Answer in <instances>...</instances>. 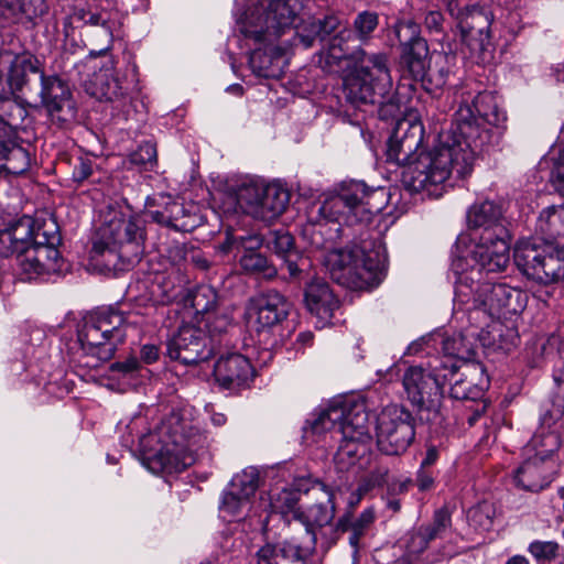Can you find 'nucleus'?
Here are the masks:
<instances>
[{"label": "nucleus", "mask_w": 564, "mask_h": 564, "mask_svg": "<svg viewBox=\"0 0 564 564\" xmlns=\"http://www.w3.org/2000/svg\"><path fill=\"white\" fill-rule=\"evenodd\" d=\"M203 321L208 333L209 345H214L215 336L225 334L230 326V318L225 314L217 315L212 313L203 317Z\"/></svg>", "instance_id": "59"}, {"label": "nucleus", "mask_w": 564, "mask_h": 564, "mask_svg": "<svg viewBox=\"0 0 564 564\" xmlns=\"http://www.w3.org/2000/svg\"><path fill=\"white\" fill-rule=\"evenodd\" d=\"M467 221L470 228L480 231L479 236L509 237L501 207L491 200L471 205L467 212Z\"/></svg>", "instance_id": "29"}, {"label": "nucleus", "mask_w": 564, "mask_h": 564, "mask_svg": "<svg viewBox=\"0 0 564 564\" xmlns=\"http://www.w3.org/2000/svg\"><path fill=\"white\" fill-rule=\"evenodd\" d=\"M455 99L458 109L451 131L479 154L492 143L495 133L490 127L502 128L507 115L500 109L492 93L482 91L474 95L459 88L455 91Z\"/></svg>", "instance_id": "8"}, {"label": "nucleus", "mask_w": 564, "mask_h": 564, "mask_svg": "<svg viewBox=\"0 0 564 564\" xmlns=\"http://www.w3.org/2000/svg\"><path fill=\"white\" fill-rule=\"evenodd\" d=\"M14 94L9 91L7 96L0 97V124H4L8 132L18 128L25 115V110L13 101Z\"/></svg>", "instance_id": "44"}, {"label": "nucleus", "mask_w": 564, "mask_h": 564, "mask_svg": "<svg viewBox=\"0 0 564 564\" xmlns=\"http://www.w3.org/2000/svg\"><path fill=\"white\" fill-rule=\"evenodd\" d=\"M477 155L449 130L440 135L438 144L420 151L402 171L401 182L410 192L440 196L451 178L464 180L471 174Z\"/></svg>", "instance_id": "4"}, {"label": "nucleus", "mask_w": 564, "mask_h": 564, "mask_svg": "<svg viewBox=\"0 0 564 564\" xmlns=\"http://www.w3.org/2000/svg\"><path fill=\"white\" fill-rule=\"evenodd\" d=\"M30 164L29 152L12 140L0 152V172L21 175L29 170Z\"/></svg>", "instance_id": "39"}, {"label": "nucleus", "mask_w": 564, "mask_h": 564, "mask_svg": "<svg viewBox=\"0 0 564 564\" xmlns=\"http://www.w3.org/2000/svg\"><path fill=\"white\" fill-rule=\"evenodd\" d=\"M314 26H316L315 18L301 19V24L296 25V39L305 48L312 47L315 41H321V33Z\"/></svg>", "instance_id": "57"}, {"label": "nucleus", "mask_w": 564, "mask_h": 564, "mask_svg": "<svg viewBox=\"0 0 564 564\" xmlns=\"http://www.w3.org/2000/svg\"><path fill=\"white\" fill-rule=\"evenodd\" d=\"M510 263L509 237L480 235L479 241L466 257H457L452 262L456 275L454 301H467L471 288L486 282L484 273L505 272Z\"/></svg>", "instance_id": "9"}, {"label": "nucleus", "mask_w": 564, "mask_h": 564, "mask_svg": "<svg viewBox=\"0 0 564 564\" xmlns=\"http://www.w3.org/2000/svg\"><path fill=\"white\" fill-rule=\"evenodd\" d=\"M228 486L250 500L259 487V473L256 468H246L241 473L236 474Z\"/></svg>", "instance_id": "47"}, {"label": "nucleus", "mask_w": 564, "mask_h": 564, "mask_svg": "<svg viewBox=\"0 0 564 564\" xmlns=\"http://www.w3.org/2000/svg\"><path fill=\"white\" fill-rule=\"evenodd\" d=\"M492 509L488 503H478L467 513L469 522L478 529L488 530L492 525Z\"/></svg>", "instance_id": "60"}, {"label": "nucleus", "mask_w": 564, "mask_h": 564, "mask_svg": "<svg viewBox=\"0 0 564 564\" xmlns=\"http://www.w3.org/2000/svg\"><path fill=\"white\" fill-rule=\"evenodd\" d=\"M354 37L350 30H340L329 40L327 55L335 62L355 58V65L343 79V94L347 102L359 108L365 105L379 106L381 119L395 118L399 106L390 96L392 77L384 53H367L359 50L355 54L348 45Z\"/></svg>", "instance_id": "3"}, {"label": "nucleus", "mask_w": 564, "mask_h": 564, "mask_svg": "<svg viewBox=\"0 0 564 564\" xmlns=\"http://www.w3.org/2000/svg\"><path fill=\"white\" fill-rule=\"evenodd\" d=\"M429 45L419 41L401 48V65L415 80H423L429 68Z\"/></svg>", "instance_id": "37"}, {"label": "nucleus", "mask_w": 564, "mask_h": 564, "mask_svg": "<svg viewBox=\"0 0 564 564\" xmlns=\"http://www.w3.org/2000/svg\"><path fill=\"white\" fill-rule=\"evenodd\" d=\"M216 351L220 354L213 372L217 384L230 392L248 387L254 377L250 360L239 352H220V348H216Z\"/></svg>", "instance_id": "22"}, {"label": "nucleus", "mask_w": 564, "mask_h": 564, "mask_svg": "<svg viewBox=\"0 0 564 564\" xmlns=\"http://www.w3.org/2000/svg\"><path fill=\"white\" fill-rule=\"evenodd\" d=\"M59 243L61 236L55 225L51 229L44 226L34 230V221L28 216L0 229V257L15 256L21 273L28 280L62 271Z\"/></svg>", "instance_id": "5"}, {"label": "nucleus", "mask_w": 564, "mask_h": 564, "mask_svg": "<svg viewBox=\"0 0 564 564\" xmlns=\"http://www.w3.org/2000/svg\"><path fill=\"white\" fill-rule=\"evenodd\" d=\"M291 310L289 300L275 290H269L251 297L246 306L248 323L258 333L272 329L286 319Z\"/></svg>", "instance_id": "20"}, {"label": "nucleus", "mask_w": 564, "mask_h": 564, "mask_svg": "<svg viewBox=\"0 0 564 564\" xmlns=\"http://www.w3.org/2000/svg\"><path fill=\"white\" fill-rule=\"evenodd\" d=\"M297 517V522L304 527L305 531V540L303 542H310L313 536L314 551L317 541L315 528L328 525L335 517V502L333 501V496L328 495L325 502L312 505L306 511L299 513Z\"/></svg>", "instance_id": "33"}, {"label": "nucleus", "mask_w": 564, "mask_h": 564, "mask_svg": "<svg viewBox=\"0 0 564 564\" xmlns=\"http://www.w3.org/2000/svg\"><path fill=\"white\" fill-rule=\"evenodd\" d=\"M444 6L456 22L469 57L476 63L486 62L491 47L492 12L479 3L463 4L459 0H445Z\"/></svg>", "instance_id": "12"}, {"label": "nucleus", "mask_w": 564, "mask_h": 564, "mask_svg": "<svg viewBox=\"0 0 564 564\" xmlns=\"http://www.w3.org/2000/svg\"><path fill=\"white\" fill-rule=\"evenodd\" d=\"M555 392L552 398V405L541 417L544 426L551 427L564 415V364L556 367L553 371Z\"/></svg>", "instance_id": "41"}, {"label": "nucleus", "mask_w": 564, "mask_h": 564, "mask_svg": "<svg viewBox=\"0 0 564 564\" xmlns=\"http://www.w3.org/2000/svg\"><path fill=\"white\" fill-rule=\"evenodd\" d=\"M46 10L45 0H0V28L32 22Z\"/></svg>", "instance_id": "30"}, {"label": "nucleus", "mask_w": 564, "mask_h": 564, "mask_svg": "<svg viewBox=\"0 0 564 564\" xmlns=\"http://www.w3.org/2000/svg\"><path fill=\"white\" fill-rule=\"evenodd\" d=\"M129 163L140 171H153L158 164L156 144L152 141H143L129 154Z\"/></svg>", "instance_id": "43"}, {"label": "nucleus", "mask_w": 564, "mask_h": 564, "mask_svg": "<svg viewBox=\"0 0 564 564\" xmlns=\"http://www.w3.org/2000/svg\"><path fill=\"white\" fill-rule=\"evenodd\" d=\"M4 56L9 61L6 74L11 91L32 93V78L41 82V75H45L37 57L29 52L13 53L10 50H4Z\"/></svg>", "instance_id": "23"}, {"label": "nucleus", "mask_w": 564, "mask_h": 564, "mask_svg": "<svg viewBox=\"0 0 564 564\" xmlns=\"http://www.w3.org/2000/svg\"><path fill=\"white\" fill-rule=\"evenodd\" d=\"M434 541L431 533L421 525L410 533L406 541V551L410 555H420L423 553L429 544Z\"/></svg>", "instance_id": "61"}, {"label": "nucleus", "mask_w": 564, "mask_h": 564, "mask_svg": "<svg viewBox=\"0 0 564 564\" xmlns=\"http://www.w3.org/2000/svg\"><path fill=\"white\" fill-rule=\"evenodd\" d=\"M447 382H452L449 394L453 399L462 401H479L485 395L488 380L480 364H462L455 375H451Z\"/></svg>", "instance_id": "24"}, {"label": "nucleus", "mask_w": 564, "mask_h": 564, "mask_svg": "<svg viewBox=\"0 0 564 564\" xmlns=\"http://www.w3.org/2000/svg\"><path fill=\"white\" fill-rule=\"evenodd\" d=\"M313 540L310 542L283 541L265 543L254 554V564H300L313 552Z\"/></svg>", "instance_id": "28"}, {"label": "nucleus", "mask_w": 564, "mask_h": 564, "mask_svg": "<svg viewBox=\"0 0 564 564\" xmlns=\"http://www.w3.org/2000/svg\"><path fill=\"white\" fill-rule=\"evenodd\" d=\"M94 161L88 158H78L74 165L72 177L73 181L82 184L93 174Z\"/></svg>", "instance_id": "64"}, {"label": "nucleus", "mask_w": 564, "mask_h": 564, "mask_svg": "<svg viewBox=\"0 0 564 564\" xmlns=\"http://www.w3.org/2000/svg\"><path fill=\"white\" fill-rule=\"evenodd\" d=\"M300 495L291 488H283L270 496V508L274 513L281 514L286 522L297 521V514L302 512Z\"/></svg>", "instance_id": "40"}, {"label": "nucleus", "mask_w": 564, "mask_h": 564, "mask_svg": "<svg viewBox=\"0 0 564 564\" xmlns=\"http://www.w3.org/2000/svg\"><path fill=\"white\" fill-rule=\"evenodd\" d=\"M535 234L541 243L564 242V205L544 208L536 220Z\"/></svg>", "instance_id": "32"}, {"label": "nucleus", "mask_w": 564, "mask_h": 564, "mask_svg": "<svg viewBox=\"0 0 564 564\" xmlns=\"http://www.w3.org/2000/svg\"><path fill=\"white\" fill-rule=\"evenodd\" d=\"M423 25L425 31L434 36L436 41H444L447 36L446 20L437 9H430L424 13Z\"/></svg>", "instance_id": "55"}, {"label": "nucleus", "mask_w": 564, "mask_h": 564, "mask_svg": "<svg viewBox=\"0 0 564 564\" xmlns=\"http://www.w3.org/2000/svg\"><path fill=\"white\" fill-rule=\"evenodd\" d=\"M39 96L53 122L63 126L76 118L77 109L72 91L58 76L41 75Z\"/></svg>", "instance_id": "21"}, {"label": "nucleus", "mask_w": 564, "mask_h": 564, "mask_svg": "<svg viewBox=\"0 0 564 564\" xmlns=\"http://www.w3.org/2000/svg\"><path fill=\"white\" fill-rule=\"evenodd\" d=\"M560 446L561 438L556 432L542 430L532 436L524 446L523 453L541 460H554L553 455Z\"/></svg>", "instance_id": "38"}, {"label": "nucleus", "mask_w": 564, "mask_h": 564, "mask_svg": "<svg viewBox=\"0 0 564 564\" xmlns=\"http://www.w3.org/2000/svg\"><path fill=\"white\" fill-rule=\"evenodd\" d=\"M137 325L135 314H124L113 306L100 307L84 317L77 339L86 355L108 361L124 343L129 329Z\"/></svg>", "instance_id": "10"}, {"label": "nucleus", "mask_w": 564, "mask_h": 564, "mask_svg": "<svg viewBox=\"0 0 564 564\" xmlns=\"http://www.w3.org/2000/svg\"><path fill=\"white\" fill-rule=\"evenodd\" d=\"M191 305L196 315L203 317L214 313L217 305V293L209 285H200L191 294Z\"/></svg>", "instance_id": "45"}, {"label": "nucleus", "mask_w": 564, "mask_h": 564, "mask_svg": "<svg viewBox=\"0 0 564 564\" xmlns=\"http://www.w3.org/2000/svg\"><path fill=\"white\" fill-rule=\"evenodd\" d=\"M167 212L171 216L172 228L176 231H191L195 224L191 221V216L186 213L184 206L177 202L167 205Z\"/></svg>", "instance_id": "56"}, {"label": "nucleus", "mask_w": 564, "mask_h": 564, "mask_svg": "<svg viewBox=\"0 0 564 564\" xmlns=\"http://www.w3.org/2000/svg\"><path fill=\"white\" fill-rule=\"evenodd\" d=\"M143 252L142 221L131 215L113 213L99 228L90 259L107 270L126 271L141 260Z\"/></svg>", "instance_id": "7"}, {"label": "nucleus", "mask_w": 564, "mask_h": 564, "mask_svg": "<svg viewBox=\"0 0 564 564\" xmlns=\"http://www.w3.org/2000/svg\"><path fill=\"white\" fill-rule=\"evenodd\" d=\"M379 25V15L375 11L359 12L352 22V36L360 42H368Z\"/></svg>", "instance_id": "46"}, {"label": "nucleus", "mask_w": 564, "mask_h": 564, "mask_svg": "<svg viewBox=\"0 0 564 564\" xmlns=\"http://www.w3.org/2000/svg\"><path fill=\"white\" fill-rule=\"evenodd\" d=\"M344 408V417L338 422L337 434L343 438H350L358 442H370L369 414L362 403L348 408L347 404H340Z\"/></svg>", "instance_id": "31"}, {"label": "nucleus", "mask_w": 564, "mask_h": 564, "mask_svg": "<svg viewBox=\"0 0 564 564\" xmlns=\"http://www.w3.org/2000/svg\"><path fill=\"white\" fill-rule=\"evenodd\" d=\"M304 302L308 312L317 318L319 327L332 324L340 302L330 286L323 280H313L304 292Z\"/></svg>", "instance_id": "26"}, {"label": "nucleus", "mask_w": 564, "mask_h": 564, "mask_svg": "<svg viewBox=\"0 0 564 564\" xmlns=\"http://www.w3.org/2000/svg\"><path fill=\"white\" fill-rule=\"evenodd\" d=\"M389 468L384 465H378L361 481L358 490L367 492L376 487H382L388 482Z\"/></svg>", "instance_id": "62"}, {"label": "nucleus", "mask_w": 564, "mask_h": 564, "mask_svg": "<svg viewBox=\"0 0 564 564\" xmlns=\"http://www.w3.org/2000/svg\"><path fill=\"white\" fill-rule=\"evenodd\" d=\"M249 502L248 498L227 486L221 496L219 510L225 517L236 518L243 513Z\"/></svg>", "instance_id": "50"}, {"label": "nucleus", "mask_w": 564, "mask_h": 564, "mask_svg": "<svg viewBox=\"0 0 564 564\" xmlns=\"http://www.w3.org/2000/svg\"><path fill=\"white\" fill-rule=\"evenodd\" d=\"M252 248L253 246L240 257L239 264L241 269L248 274L260 275L268 280L275 278L278 274L276 268L269 262L264 254L252 250Z\"/></svg>", "instance_id": "42"}, {"label": "nucleus", "mask_w": 564, "mask_h": 564, "mask_svg": "<svg viewBox=\"0 0 564 564\" xmlns=\"http://www.w3.org/2000/svg\"><path fill=\"white\" fill-rule=\"evenodd\" d=\"M471 296L467 301H455L466 311L480 310L491 317H509L520 314L528 304L525 291L506 283L484 282L471 288Z\"/></svg>", "instance_id": "14"}, {"label": "nucleus", "mask_w": 564, "mask_h": 564, "mask_svg": "<svg viewBox=\"0 0 564 564\" xmlns=\"http://www.w3.org/2000/svg\"><path fill=\"white\" fill-rule=\"evenodd\" d=\"M344 417V408L340 404H330L329 406L313 413L303 427L304 437L321 436L326 432L338 430V422Z\"/></svg>", "instance_id": "34"}, {"label": "nucleus", "mask_w": 564, "mask_h": 564, "mask_svg": "<svg viewBox=\"0 0 564 564\" xmlns=\"http://www.w3.org/2000/svg\"><path fill=\"white\" fill-rule=\"evenodd\" d=\"M156 440L158 449L145 454L153 469L182 470L196 460L199 451L207 448L212 442L209 434L202 430L184 411H172L164 416L153 433L142 438Z\"/></svg>", "instance_id": "6"}, {"label": "nucleus", "mask_w": 564, "mask_h": 564, "mask_svg": "<svg viewBox=\"0 0 564 564\" xmlns=\"http://www.w3.org/2000/svg\"><path fill=\"white\" fill-rule=\"evenodd\" d=\"M113 13L108 10H99L97 8L89 7H75L70 14V19L74 22H80L83 24H89L98 28L96 31L102 37L98 50H91L89 56L97 57L106 54L112 47L113 33L116 29V21L112 18Z\"/></svg>", "instance_id": "27"}, {"label": "nucleus", "mask_w": 564, "mask_h": 564, "mask_svg": "<svg viewBox=\"0 0 564 564\" xmlns=\"http://www.w3.org/2000/svg\"><path fill=\"white\" fill-rule=\"evenodd\" d=\"M527 550L538 563H552L562 557V547L556 541L534 540Z\"/></svg>", "instance_id": "49"}, {"label": "nucleus", "mask_w": 564, "mask_h": 564, "mask_svg": "<svg viewBox=\"0 0 564 564\" xmlns=\"http://www.w3.org/2000/svg\"><path fill=\"white\" fill-rule=\"evenodd\" d=\"M376 436L379 449L386 455H401L415 437L412 413L399 404H390L377 415Z\"/></svg>", "instance_id": "15"}, {"label": "nucleus", "mask_w": 564, "mask_h": 564, "mask_svg": "<svg viewBox=\"0 0 564 564\" xmlns=\"http://www.w3.org/2000/svg\"><path fill=\"white\" fill-rule=\"evenodd\" d=\"M517 268L530 280L549 285L564 279V251L538 238L517 242L513 250Z\"/></svg>", "instance_id": "13"}, {"label": "nucleus", "mask_w": 564, "mask_h": 564, "mask_svg": "<svg viewBox=\"0 0 564 564\" xmlns=\"http://www.w3.org/2000/svg\"><path fill=\"white\" fill-rule=\"evenodd\" d=\"M448 360L430 359L426 366H411L402 377L406 399L416 408L421 420L437 423L442 420L443 387L453 375Z\"/></svg>", "instance_id": "11"}, {"label": "nucleus", "mask_w": 564, "mask_h": 564, "mask_svg": "<svg viewBox=\"0 0 564 564\" xmlns=\"http://www.w3.org/2000/svg\"><path fill=\"white\" fill-rule=\"evenodd\" d=\"M375 521V511L371 508L365 509L358 518L354 519L350 513L340 517L336 523L337 532H350L349 544L354 549V557L358 556L360 539L366 534Z\"/></svg>", "instance_id": "36"}, {"label": "nucleus", "mask_w": 564, "mask_h": 564, "mask_svg": "<svg viewBox=\"0 0 564 564\" xmlns=\"http://www.w3.org/2000/svg\"><path fill=\"white\" fill-rule=\"evenodd\" d=\"M290 198L289 189L280 183H243L237 193L238 204L245 213L262 221H272L280 217Z\"/></svg>", "instance_id": "16"}, {"label": "nucleus", "mask_w": 564, "mask_h": 564, "mask_svg": "<svg viewBox=\"0 0 564 564\" xmlns=\"http://www.w3.org/2000/svg\"><path fill=\"white\" fill-rule=\"evenodd\" d=\"M267 246L281 259L296 252L293 236L284 230L278 229L269 232Z\"/></svg>", "instance_id": "52"}, {"label": "nucleus", "mask_w": 564, "mask_h": 564, "mask_svg": "<svg viewBox=\"0 0 564 564\" xmlns=\"http://www.w3.org/2000/svg\"><path fill=\"white\" fill-rule=\"evenodd\" d=\"M166 346L169 357L186 366L206 361L217 354L215 345L208 344L206 330L189 323L182 324Z\"/></svg>", "instance_id": "18"}, {"label": "nucleus", "mask_w": 564, "mask_h": 564, "mask_svg": "<svg viewBox=\"0 0 564 564\" xmlns=\"http://www.w3.org/2000/svg\"><path fill=\"white\" fill-rule=\"evenodd\" d=\"M301 17L296 0H252L237 20L240 46L250 51L249 66L262 78L279 79L288 65L286 51L278 40L295 26Z\"/></svg>", "instance_id": "2"}, {"label": "nucleus", "mask_w": 564, "mask_h": 564, "mask_svg": "<svg viewBox=\"0 0 564 564\" xmlns=\"http://www.w3.org/2000/svg\"><path fill=\"white\" fill-rule=\"evenodd\" d=\"M423 138L424 127L421 121L410 118L398 120L387 143V162L403 166L404 170L422 151Z\"/></svg>", "instance_id": "19"}, {"label": "nucleus", "mask_w": 564, "mask_h": 564, "mask_svg": "<svg viewBox=\"0 0 564 564\" xmlns=\"http://www.w3.org/2000/svg\"><path fill=\"white\" fill-rule=\"evenodd\" d=\"M386 189L370 188L361 181L343 182L337 192L312 207L304 236L316 249L327 248L335 238H351L352 246L333 249L324 261L330 276L348 289L365 290L379 284L382 268L380 241L370 225L386 205Z\"/></svg>", "instance_id": "1"}, {"label": "nucleus", "mask_w": 564, "mask_h": 564, "mask_svg": "<svg viewBox=\"0 0 564 564\" xmlns=\"http://www.w3.org/2000/svg\"><path fill=\"white\" fill-rule=\"evenodd\" d=\"M524 456L525 459L516 469L513 475L516 486L531 492H539L549 487L556 475L555 462L541 460L530 455Z\"/></svg>", "instance_id": "25"}, {"label": "nucleus", "mask_w": 564, "mask_h": 564, "mask_svg": "<svg viewBox=\"0 0 564 564\" xmlns=\"http://www.w3.org/2000/svg\"><path fill=\"white\" fill-rule=\"evenodd\" d=\"M94 90L91 95L99 100L118 101L126 97V89L115 75L112 63L102 67L91 79Z\"/></svg>", "instance_id": "35"}, {"label": "nucleus", "mask_w": 564, "mask_h": 564, "mask_svg": "<svg viewBox=\"0 0 564 564\" xmlns=\"http://www.w3.org/2000/svg\"><path fill=\"white\" fill-rule=\"evenodd\" d=\"M452 525V514L447 507H442L434 512L433 521L430 524L422 525L426 532L431 533L433 540L441 538L442 534Z\"/></svg>", "instance_id": "58"}, {"label": "nucleus", "mask_w": 564, "mask_h": 564, "mask_svg": "<svg viewBox=\"0 0 564 564\" xmlns=\"http://www.w3.org/2000/svg\"><path fill=\"white\" fill-rule=\"evenodd\" d=\"M393 30L401 48L419 41H426L421 36V25L412 19L397 21Z\"/></svg>", "instance_id": "51"}, {"label": "nucleus", "mask_w": 564, "mask_h": 564, "mask_svg": "<svg viewBox=\"0 0 564 564\" xmlns=\"http://www.w3.org/2000/svg\"><path fill=\"white\" fill-rule=\"evenodd\" d=\"M150 293L154 303L162 305L171 303L177 296L175 285L163 275L155 276Z\"/></svg>", "instance_id": "54"}, {"label": "nucleus", "mask_w": 564, "mask_h": 564, "mask_svg": "<svg viewBox=\"0 0 564 564\" xmlns=\"http://www.w3.org/2000/svg\"><path fill=\"white\" fill-rule=\"evenodd\" d=\"M140 369V361L137 357H129L123 361H116L109 366L111 372H118L121 377H132Z\"/></svg>", "instance_id": "63"}, {"label": "nucleus", "mask_w": 564, "mask_h": 564, "mask_svg": "<svg viewBox=\"0 0 564 564\" xmlns=\"http://www.w3.org/2000/svg\"><path fill=\"white\" fill-rule=\"evenodd\" d=\"M423 346L437 348L441 346L442 356H435L432 359H445L454 365L453 375L455 370L462 367V364H470L469 361L476 354L475 334L454 333L446 335L443 332H435L427 336L413 341L408 347L409 355H416L423 351Z\"/></svg>", "instance_id": "17"}, {"label": "nucleus", "mask_w": 564, "mask_h": 564, "mask_svg": "<svg viewBox=\"0 0 564 564\" xmlns=\"http://www.w3.org/2000/svg\"><path fill=\"white\" fill-rule=\"evenodd\" d=\"M369 442H358L350 438H340L335 459L347 466L355 465L357 459L365 455Z\"/></svg>", "instance_id": "48"}, {"label": "nucleus", "mask_w": 564, "mask_h": 564, "mask_svg": "<svg viewBox=\"0 0 564 564\" xmlns=\"http://www.w3.org/2000/svg\"><path fill=\"white\" fill-rule=\"evenodd\" d=\"M282 269H286L290 281L300 283L310 275L307 272L310 268L308 259L301 256L297 251L282 258Z\"/></svg>", "instance_id": "53"}]
</instances>
